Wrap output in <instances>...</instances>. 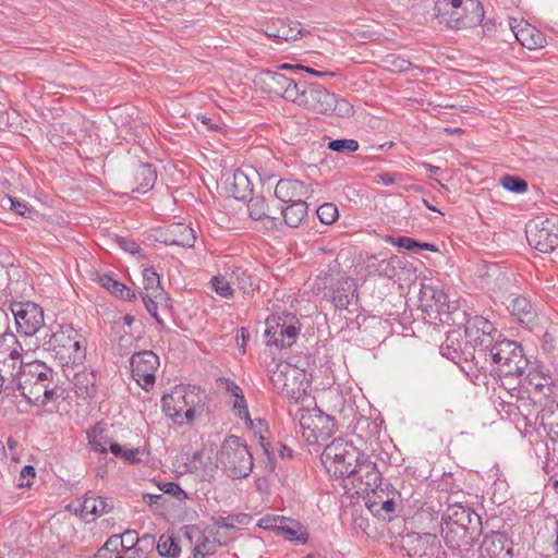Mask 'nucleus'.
<instances>
[{"label": "nucleus", "instance_id": "ea45409f", "mask_svg": "<svg viewBox=\"0 0 558 558\" xmlns=\"http://www.w3.org/2000/svg\"><path fill=\"white\" fill-rule=\"evenodd\" d=\"M213 290L221 298L230 299L234 294L233 283L230 280V266H227L223 275L211 278Z\"/></svg>", "mask_w": 558, "mask_h": 558}, {"label": "nucleus", "instance_id": "f3484780", "mask_svg": "<svg viewBox=\"0 0 558 558\" xmlns=\"http://www.w3.org/2000/svg\"><path fill=\"white\" fill-rule=\"evenodd\" d=\"M493 332H496V329L485 317L477 315L468 319L465 336L469 339L472 352L466 351V354L470 356V353H476L477 349H489L490 345L496 342Z\"/></svg>", "mask_w": 558, "mask_h": 558}, {"label": "nucleus", "instance_id": "9d476101", "mask_svg": "<svg viewBox=\"0 0 558 558\" xmlns=\"http://www.w3.org/2000/svg\"><path fill=\"white\" fill-rule=\"evenodd\" d=\"M353 472L343 478L349 481L356 494L375 495L384 493L383 478L375 462L371 461L364 453L353 465Z\"/></svg>", "mask_w": 558, "mask_h": 558}, {"label": "nucleus", "instance_id": "864d4df0", "mask_svg": "<svg viewBox=\"0 0 558 558\" xmlns=\"http://www.w3.org/2000/svg\"><path fill=\"white\" fill-rule=\"evenodd\" d=\"M158 486L165 494L173 496L179 501L187 499L186 493L174 482L160 483Z\"/></svg>", "mask_w": 558, "mask_h": 558}, {"label": "nucleus", "instance_id": "338daca9", "mask_svg": "<svg viewBox=\"0 0 558 558\" xmlns=\"http://www.w3.org/2000/svg\"><path fill=\"white\" fill-rule=\"evenodd\" d=\"M232 520L233 519L231 515H228V517L217 515V517L211 518V521L214 522V524L216 526L235 531L236 526L233 524Z\"/></svg>", "mask_w": 558, "mask_h": 558}, {"label": "nucleus", "instance_id": "bf43d9fd", "mask_svg": "<svg viewBox=\"0 0 558 558\" xmlns=\"http://www.w3.org/2000/svg\"><path fill=\"white\" fill-rule=\"evenodd\" d=\"M120 541H123L122 549L131 550L138 543V535L133 530H126L120 535Z\"/></svg>", "mask_w": 558, "mask_h": 558}, {"label": "nucleus", "instance_id": "6e6552de", "mask_svg": "<svg viewBox=\"0 0 558 558\" xmlns=\"http://www.w3.org/2000/svg\"><path fill=\"white\" fill-rule=\"evenodd\" d=\"M299 425L302 437L308 445H320L327 440L336 430L335 418L324 413L317 407L313 409H301L298 413Z\"/></svg>", "mask_w": 558, "mask_h": 558}, {"label": "nucleus", "instance_id": "37998d69", "mask_svg": "<svg viewBox=\"0 0 558 558\" xmlns=\"http://www.w3.org/2000/svg\"><path fill=\"white\" fill-rule=\"evenodd\" d=\"M385 62L390 65L391 70L396 72H405L410 70H420L422 72L421 68L417 65H414L409 60L401 58L396 54H389L386 57Z\"/></svg>", "mask_w": 558, "mask_h": 558}, {"label": "nucleus", "instance_id": "c85d7f7f", "mask_svg": "<svg viewBox=\"0 0 558 558\" xmlns=\"http://www.w3.org/2000/svg\"><path fill=\"white\" fill-rule=\"evenodd\" d=\"M332 300L336 307L345 310L357 300L356 284L351 278H341L333 289Z\"/></svg>", "mask_w": 558, "mask_h": 558}, {"label": "nucleus", "instance_id": "72a5a7b5", "mask_svg": "<svg viewBox=\"0 0 558 558\" xmlns=\"http://www.w3.org/2000/svg\"><path fill=\"white\" fill-rule=\"evenodd\" d=\"M286 520L287 522L282 523L278 536L298 544H306L308 541V532L306 527L296 520L290 518H287Z\"/></svg>", "mask_w": 558, "mask_h": 558}, {"label": "nucleus", "instance_id": "f704fd0d", "mask_svg": "<svg viewBox=\"0 0 558 558\" xmlns=\"http://www.w3.org/2000/svg\"><path fill=\"white\" fill-rule=\"evenodd\" d=\"M281 216L287 226L290 228H298L307 216V203L292 202L287 207L281 209Z\"/></svg>", "mask_w": 558, "mask_h": 558}, {"label": "nucleus", "instance_id": "0eeeda50", "mask_svg": "<svg viewBox=\"0 0 558 558\" xmlns=\"http://www.w3.org/2000/svg\"><path fill=\"white\" fill-rule=\"evenodd\" d=\"M362 454L351 441L336 438L325 446L320 460L331 476L344 477L353 472V465Z\"/></svg>", "mask_w": 558, "mask_h": 558}, {"label": "nucleus", "instance_id": "a878e982", "mask_svg": "<svg viewBox=\"0 0 558 558\" xmlns=\"http://www.w3.org/2000/svg\"><path fill=\"white\" fill-rule=\"evenodd\" d=\"M484 8L478 0H464L463 11L453 19L446 20V25L453 29L473 27L482 23Z\"/></svg>", "mask_w": 558, "mask_h": 558}, {"label": "nucleus", "instance_id": "13d9d810", "mask_svg": "<svg viewBox=\"0 0 558 558\" xmlns=\"http://www.w3.org/2000/svg\"><path fill=\"white\" fill-rule=\"evenodd\" d=\"M36 475L35 468L33 465H24L20 472V487H31Z\"/></svg>", "mask_w": 558, "mask_h": 558}, {"label": "nucleus", "instance_id": "1a4fd4ad", "mask_svg": "<svg viewBox=\"0 0 558 558\" xmlns=\"http://www.w3.org/2000/svg\"><path fill=\"white\" fill-rule=\"evenodd\" d=\"M255 86L269 96L282 97L293 102L298 97V90L303 87L302 83L287 77L278 71L263 70L255 75Z\"/></svg>", "mask_w": 558, "mask_h": 558}, {"label": "nucleus", "instance_id": "603ef678", "mask_svg": "<svg viewBox=\"0 0 558 558\" xmlns=\"http://www.w3.org/2000/svg\"><path fill=\"white\" fill-rule=\"evenodd\" d=\"M232 410L238 417L244 420L246 423L252 424L247 402L243 393L236 395L235 398H233Z\"/></svg>", "mask_w": 558, "mask_h": 558}, {"label": "nucleus", "instance_id": "20e7f679", "mask_svg": "<svg viewBox=\"0 0 558 558\" xmlns=\"http://www.w3.org/2000/svg\"><path fill=\"white\" fill-rule=\"evenodd\" d=\"M205 391L195 385H178L161 399L162 409L175 424L192 423L195 415L203 411Z\"/></svg>", "mask_w": 558, "mask_h": 558}, {"label": "nucleus", "instance_id": "39448f33", "mask_svg": "<svg viewBox=\"0 0 558 558\" xmlns=\"http://www.w3.org/2000/svg\"><path fill=\"white\" fill-rule=\"evenodd\" d=\"M218 461L228 477H247L254 466L253 454L246 444L235 435L228 436L218 452Z\"/></svg>", "mask_w": 558, "mask_h": 558}, {"label": "nucleus", "instance_id": "79ce46f5", "mask_svg": "<svg viewBox=\"0 0 558 558\" xmlns=\"http://www.w3.org/2000/svg\"><path fill=\"white\" fill-rule=\"evenodd\" d=\"M160 556L168 558H177L180 556L181 548L177 539L172 536L161 535L157 545Z\"/></svg>", "mask_w": 558, "mask_h": 558}, {"label": "nucleus", "instance_id": "412c9836", "mask_svg": "<svg viewBox=\"0 0 558 558\" xmlns=\"http://www.w3.org/2000/svg\"><path fill=\"white\" fill-rule=\"evenodd\" d=\"M155 239L167 245L193 247L196 241L194 230L184 222H174L156 230Z\"/></svg>", "mask_w": 558, "mask_h": 558}, {"label": "nucleus", "instance_id": "a211bd4d", "mask_svg": "<svg viewBox=\"0 0 558 558\" xmlns=\"http://www.w3.org/2000/svg\"><path fill=\"white\" fill-rule=\"evenodd\" d=\"M77 331L70 325H60L56 331H53L50 337L48 343V349L56 351L57 354H60L62 357L66 354L69 359H71L72 353L73 361H75L80 355L81 343L78 339Z\"/></svg>", "mask_w": 558, "mask_h": 558}, {"label": "nucleus", "instance_id": "6e6d98bb", "mask_svg": "<svg viewBox=\"0 0 558 558\" xmlns=\"http://www.w3.org/2000/svg\"><path fill=\"white\" fill-rule=\"evenodd\" d=\"M116 242L124 252L130 253L132 255L138 254L141 252L140 245L132 239H128L124 236L117 235Z\"/></svg>", "mask_w": 558, "mask_h": 558}, {"label": "nucleus", "instance_id": "4d7b16f0", "mask_svg": "<svg viewBox=\"0 0 558 558\" xmlns=\"http://www.w3.org/2000/svg\"><path fill=\"white\" fill-rule=\"evenodd\" d=\"M23 348L21 343L17 341L16 337L14 336V344H11L10 348H8V351H5V362L8 360L13 361V365L15 362H24L23 361Z\"/></svg>", "mask_w": 558, "mask_h": 558}, {"label": "nucleus", "instance_id": "7c9ffc66", "mask_svg": "<svg viewBox=\"0 0 558 558\" xmlns=\"http://www.w3.org/2000/svg\"><path fill=\"white\" fill-rule=\"evenodd\" d=\"M230 280L244 294H251L259 286V279L240 266H230Z\"/></svg>", "mask_w": 558, "mask_h": 558}, {"label": "nucleus", "instance_id": "e2e57ef3", "mask_svg": "<svg viewBox=\"0 0 558 558\" xmlns=\"http://www.w3.org/2000/svg\"><path fill=\"white\" fill-rule=\"evenodd\" d=\"M120 458L133 464L137 463L141 461L140 449L124 446Z\"/></svg>", "mask_w": 558, "mask_h": 558}, {"label": "nucleus", "instance_id": "aec40b11", "mask_svg": "<svg viewBox=\"0 0 558 558\" xmlns=\"http://www.w3.org/2000/svg\"><path fill=\"white\" fill-rule=\"evenodd\" d=\"M420 306L429 315L436 313L438 315L449 314L452 305L448 295L439 287L432 283H423L420 290Z\"/></svg>", "mask_w": 558, "mask_h": 558}, {"label": "nucleus", "instance_id": "f257e3e1", "mask_svg": "<svg viewBox=\"0 0 558 558\" xmlns=\"http://www.w3.org/2000/svg\"><path fill=\"white\" fill-rule=\"evenodd\" d=\"M470 361L480 371H490L499 377H522L529 365L520 344L504 339L494 342L489 349H477L470 353Z\"/></svg>", "mask_w": 558, "mask_h": 558}, {"label": "nucleus", "instance_id": "2f4dec72", "mask_svg": "<svg viewBox=\"0 0 558 558\" xmlns=\"http://www.w3.org/2000/svg\"><path fill=\"white\" fill-rule=\"evenodd\" d=\"M134 179L137 183V186L133 189V192L146 193L151 190L156 183V169L153 167V165L140 163L135 169Z\"/></svg>", "mask_w": 558, "mask_h": 558}, {"label": "nucleus", "instance_id": "09e8293b", "mask_svg": "<svg viewBox=\"0 0 558 558\" xmlns=\"http://www.w3.org/2000/svg\"><path fill=\"white\" fill-rule=\"evenodd\" d=\"M233 179L235 187L233 196L236 199H244L246 197V192H251L247 177L242 171H236L233 174Z\"/></svg>", "mask_w": 558, "mask_h": 558}, {"label": "nucleus", "instance_id": "3c124183", "mask_svg": "<svg viewBox=\"0 0 558 558\" xmlns=\"http://www.w3.org/2000/svg\"><path fill=\"white\" fill-rule=\"evenodd\" d=\"M286 519L287 517L281 515H265L259 519L258 526L264 530L274 531L278 535L282 523L287 522Z\"/></svg>", "mask_w": 558, "mask_h": 558}, {"label": "nucleus", "instance_id": "4be33fe9", "mask_svg": "<svg viewBox=\"0 0 558 558\" xmlns=\"http://www.w3.org/2000/svg\"><path fill=\"white\" fill-rule=\"evenodd\" d=\"M513 543L505 532L485 535L480 546L478 558H512Z\"/></svg>", "mask_w": 558, "mask_h": 558}, {"label": "nucleus", "instance_id": "c756f323", "mask_svg": "<svg viewBox=\"0 0 558 558\" xmlns=\"http://www.w3.org/2000/svg\"><path fill=\"white\" fill-rule=\"evenodd\" d=\"M511 28L517 40L530 50L543 48L546 44L545 36L530 24L522 27L511 25Z\"/></svg>", "mask_w": 558, "mask_h": 558}, {"label": "nucleus", "instance_id": "ddd939ff", "mask_svg": "<svg viewBox=\"0 0 558 558\" xmlns=\"http://www.w3.org/2000/svg\"><path fill=\"white\" fill-rule=\"evenodd\" d=\"M525 233L529 244L542 253H550L558 246V225L553 220L530 222Z\"/></svg>", "mask_w": 558, "mask_h": 558}, {"label": "nucleus", "instance_id": "393cba45", "mask_svg": "<svg viewBox=\"0 0 558 558\" xmlns=\"http://www.w3.org/2000/svg\"><path fill=\"white\" fill-rule=\"evenodd\" d=\"M539 411L536 420L553 440H558V392L549 399H539Z\"/></svg>", "mask_w": 558, "mask_h": 558}, {"label": "nucleus", "instance_id": "0e129e2a", "mask_svg": "<svg viewBox=\"0 0 558 558\" xmlns=\"http://www.w3.org/2000/svg\"><path fill=\"white\" fill-rule=\"evenodd\" d=\"M331 110H336L338 116L341 117H350L354 113L353 106L350 105L347 100L341 99L337 100L335 107Z\"/></svg>", "mask_w": 558, "mask_h": 558}, {"label": "nucleus", "instance_id": "9b49d317", "mask_svg": "<svg viewBox=\"0 0 558 558\" xmlns=\"http://www.w3.org/2000/svg\"><path fill=\"white\" fill-rule=\"evenodd\" d=\"M19 333L25 337L36 335L45 325L44 310L32 301H12L9 305Z\"/></svg>", "mask_w": 558, "mask_h": 558}, {"label": "nucleus", "instance_id": "69168bd1", "mask_svg": "<svg viewBox=\"0 0 558 558\" xmlns=\"http://www.w3.org/2000/svg\"><path fill=\"white\" fill-rule=\"evenodd\" d=\"M259 441H260V446L264 450V453L265 456L267 457L268 459V462H267V468L270 470V471H274L275 470V462L272 461V454H274V451L271 449V445L270 442L263 436H260L259 438Z\"/></svg>", "mask_w": 558, "mask_h": 558}, {"label": "nucleus", "instance_id": "c03bdc74", "mask_svg": "<svg viewBox=\"0 0 558 558\" xmlns=\"http://www.w3.org/2000/svg\"><path fill=\"white\" fill-rule=\"evenodd\" d=\"M316 214L320 222L325 225L333 223L339 216L337 206L331 203H325L320 205L316 209Z\"/></svg>", "mask_w": 558, "mask_h": 558}, {"label": "nucleus", "instance_id": "680f3d73", "mask_svg": "<svg viewBox=\"0 0 558 558\" xmlns=\"http://www.w3.org/2000/svg\"><path fill=\"white\" fill-rule=\"evenodd\" d=\"M393 243L398 247L404 248L407 251L418 252L420 242L415 241L412 238L400 236Z\"/></svg>", "mask_w": 558, "mask_h": 558}, {"label": "nucleus", "instance_id": "b1692460", "mask_svg": "<svg viewBox=\"0 0 558 558\" xmlns=\"http://www.w3.org/2000/svg\"><path fill=\"white\" fill-rule=\"evenodd\" d=\"M437 536L433 533H408L402 537V548L410 558H424L433 555Z\"/></svg>", "mask_w": 558, "mask_h": 558}, {"label": "nucleus", "instance_id": "f03ea898", "mask_svg": "<svg viewBox=\"0 0 558 558\" xmlns=\"http://www.w3.org/2000/svg\"><path fill=\"white\" fill-rule=\"evenodd\" d=\"M440 532L452 550H469L482 532L481 517L462 504L449 505L441 515Z\"/></svg>", "mask_w": 558, "mask_h": 558}, {"label": "nucleus", "instance_id": "e433bc0d", "mask_svg": "<svg viewBox=\"0 0 558 558\" xmlns=\"http://www.w3.org/2000/svg\"><path fill=\"white\" fill-rule=\"evenodd\" d=\"M247 211L252 219L267 220L271 223V227L275 226V220L277 218L271 215L268 204L264 197H252L247 204Z\"/></svg>", "mask_w": 558, "mask_h": 558}, {"label": "nucleus", "instance_id": "49530a36", "mask_svg": "<svg viewBox=\"0 0 558 558\" xmlns=\"http://www.w3.org/2000/svg\"><path fill=\"white\" fill-rule=\"evenodd\" d=\"M328 148L339 153H353L359 149V143L352 138H338L328 143Z\"/></svg>", "mask_w": 558, "mask_h": 558}, {"label": "nucleus", "instance_id": "774afa93", "mask_svg": "<svg viewBox=\"0 0 558 558\" xmlns=\"http://www.w3.org/2000/svg\"><path fill=\"white\" fill-rule=\"evenodd\" d=\"M220 380L225 385V389L230 397L235 398L236 395L243 393L241 387L236 383L228 378H221Z\"/></svg>", "mask_w": 558, "mask_h": 558}, {"label": "nucleus", "instance_id": "6ab92c4d", "mask_svg": "<svg viewBox=\"0 0 558 558\" xmlns=\"http://www.w3.org/2000/svg\"><path fill=\"white\" fill-rule=\"evenodd\" d=\"M317 184L304 182L295 179H281L275 187V195L283 203L305 202L313 197Z\"/></svg>", "mask_w": 558, "mask_h": 558}, {"label": "nucleus", "instance_id": "c9c22d12", "mask_svg": "<svg viewBox=\"0 0 558 558\" xmlns=\"http://www.w3.org/2000/svg\"><path fill=\"white\" fill-rule=\"evenodd\" d=\"M75 393L84 399L96 395V375L93 372H81L73 379Z\"/></svg>", "mask_w": 558, "mask_h": 558}, {"label": "nucleus", "instance_id": "bb28decb", "mask_svg": "<svg viewBox=\"0 0 558 558\" xmlns=\"http://www.w3.org/2000/svg\"><path fill=\"white\" fill-rule=\"evenodd\" d=\"M301 32L300 22L281 19L267 23L264 28V33L267 37L284 41L295 40Z\"/></svg>", "mask_w": 558, "mask_h": 558}, {"label": "nucleus", "instance_id": "423d86ee", "mask_svg": "<svg viewBox=\"0 0 558 558\" xmlns=\"http://www.w3.org/2000/svg\"><path fill=\"white\" fill-rule=\"evenodd\" d=\"M274 390L292 403L301 402L305 397L310 383L303 369L287 362H279L270 372Z\"/></svg>", "mask_w": 558, "mask_h": 558}, {"label": "nucleus", "instance_id": "7ed1b4c3", "mask_svg": "<svg viewBox=\"0 0 558 558\" xmlns=\"http://www.w3.org/2000/svg\"><path fill=\"white\" fill-rule=\"evenodd\" d=\"M57 377L58 374L41 361L21 362L17 389L28 403L46 405L54 399L58 388Z\"/></svg>", "mask_w": 558, "mask_h": 558}, {"label": "nucleus", "instance_id": "f8f14e48", "mask_svg": "<svg viewBox=\"0 0 558 558\" xmlns=\"http://www.w3.org/2000/svg\"><path fill=\"white\" fill-rule=\"evenodd\" d=\"M296 97L293 104L315 113H326L336 104V95L318 84H303V87L298 90Z\"/></svg>", "mask_w": 558, "mask_h": 558}, {"label": "nucleus", "instance_id": "a18cd8bd", "mask_svg": "<svg viewBox=\"0 0 558 558\" xmlns=\"http://www.w3.org/2000/svg\"><path fill=\"white\" fill-rule=\"evenodd\" d=\"M110 444V439L102 434V432H98L93 429L92 433H88V445L90 449L100 453L107 452V445Z\"/></svg>", "mask_w": 558, "mask_h": 558}, {"label": "nucleus", "instance_id": "4468645a", "mask_svg": "<svg viewBox=\"0 0 558 558\" xmlns=\"http://www.w3.org/2000/svg\"><path fill=\"white\" fill-rule=\"evenodd\" d=\"M133 379L146 391L153 388L159 366V357L153 351H142L132 355L130 360Z\"/></svg>", "mask_w": 558, "mask_h": 558}, {"label": "nucleus", "instance_id": "dca6fc26", "mask_svg": "<svg viewBox=\"0 0 558 558\" xmlns=\"http://www.w3.org/2000/svg\"><path fill=\"white\" fill-rule=\"evenodd\" d=\"M182 532L190 544H194L193 558H206L207 556L214 555L219 546L228 544V541H222L219 537V532H214V529L209 530L210 534L215 535L214 539H210L205 532L196 525H185Z\"/></svg>", "mask_w": 558, "mask_h": 558}, {"label": "nucleus", "instance_id": "5fc2aeb1", "mask_svg": "<svg viewBox=\"0 0 558 558\" xmlns=\"http://www.w3.org/2000/svg\"><path fill=\"white\" fill-rule=\"evenodd\" d=\"M143 303L147 310V312L158 322L161 323V319L158 317L157 312V300H162L163 298L153 296L150 293H141Z\"/></svg>", "mask_w": 558, "mask_h": 558}, {"label": "nucleus", "instance_id": "5701e85b", "mask_svg": "<svg viewBox=\"0 0 558 558\" xmlns=\"http://www.w3.org/2000/svg\"><path fill=\"white\" fill-rule=\"evenodd\" d=\"M520 384L526 387L532 395L534 403L541 404L542 398L549 399L554 393L558 392V386L550 381L548 376L533 369L529 371L526 376L518 377Z\"/></svg>", "mask_w": 558, "mask_h": 558}, {"label": "nucleus", "instance_id": "052dcab7", "mask_svg": "<svg viewBox=\"0 0 558 558\" xmlns=\"http://www.w3.org/2000/svg\"><path fill=\"white\" fill-rule=\"evenodd\" d=\"M11 344H14L13 333L5 332L0 335V363H5V351H8Z\"/></svg>", "mask_w": 558, "mask_h": 558}, {"label": "nucleus", "instance_id": "4c0bfd02", "mask_svg": "<svg viewBox=\"0 0 558 558\" xmlns=\"http://www.w3.org/2000/svg\"><path fill=\"white\" fill-rule=\"evenodd\" d=\"M464 0H437L435 10L440 23L446 20L457 17L463 11Z\"/></svg>", "mask_w": 558, "mask_h": 558}, {"label": "nucleus", "instance_id": "2eb2a0df", "mask_svg": "<svg viewBox=\"0 0 558 558\" xmlns=\"http://www.w3.org/2000/svg\"><path fill=\"white\" fill-rule=\"evenodd\" d=\"M299 328L287 322V317L270 316L266 319L265 342L268 347L283 349L291 347L298 337Z\"/></svg>", "mask_w": 558, "mask_h": 558}, {"label": "nucleus", "instance_id": "473e14b6", "mask_svg": "<svg viewBox=\"0 0 558 558\" xmlns=\"http://www.w3.org/2000/svg\"><path fill=\"white\" fill-rule=\"evenodd\" d=\"M113 504L104 497L86 496L81 506V514H92L93 520L112 510Z\"/></svg>", "mask_w": 558, "mask_h": 558}, {"label": "nucleus", "instance_id": "a19ab883", "mask_svg": "<svg viewBox=\"0 0 558 558\" xmlns=\"http://www.w3.org/2000/svg\"><path fill=\"white\" fill-rule=\"evenodd\" d=\"M144 293H150L156 298H163V288L160 284L159 275L153 267L143 270Z\"/></svg>", "mask_w": 558, "mask_h": 558}, {"label": "nucleus", "instance_id": "de8ad7c7", "mask_svg": "<svg viewBox=\"0 0 558 558\" xmlns=\"http://www.w3.org/2000/svg\"><path fill=\"white\" fill-rule=\"evenodd\" d=\"M500 181L501 185L510 192L523 193L527 190L526 181L520 177L507 174L504 175Z\"/></svg>", "mask_w": 558, "mask_h": 558}, {"label": "nucleus", "instance_id": "8fccbe9b", "mask_svg": "<svg viewBox=\"0 0 558 558\" xmlns=\"http://www.w3.org/2000/svg\"><path fill=\"white\" fill-rule=\"evenodd\" d=\"M2 207L9 208L23 217H27L32 213L26 202L19 201L11 196H7L2 199Z\"/></svg>", "mask_w": 558, "mask_h": 558}, {"label": "nucleus", "instance_id": "58836bf2", "mask_svg": "<svg viewBox=\"0 0 558 558\" xmlns=\"http://www.w3.org/2000/svg\"><path fill=\"white\" fill-rule=\"evenodd\" d=\"M99 283L101 287L122 300L132 301L136 298L135 293L130 288L117 281L109 275L100 276Z\"/></svg>", "mask_w": 558, "mask_h": 558}, {"label": "nucleus", "instance_id": "cd10ccee", "mask_svg": "<svg viewBox=\"0 0 558 558\" xmlns=\"http://www.w3.org/2000/svg\"><path fill=\"white\" fill-rule=\"evenodd\" d=\"M509 311L525 327L531 328L536 320V312L532 303L523 295H518L511 300Z\"/></svg>", "mask_w": 558, "mask_h": 558}]
</instances>
